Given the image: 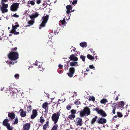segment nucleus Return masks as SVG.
<instances>
[{"mask_svg":"<svg viewBox=\"0 0 130 130\" xmlns=\"http://www.w3.org/2000/svg\"><path fill=\"white\" fill-rule=\"evenodd\" d=\"M27 3L28 4H30L31 5L34 6L35 5V3L32 1H29Z\"/></svg>","mask_w":130,"mask_h":130,"instance_id":"nucleus-32","label":"nucleus"},{"mask_svg":"<svg viewBox=\"0 0 130 130\" xmlns=\"http://www.w3.org/2000/svg\"><path fill=\"white\" fill-rule=\"evenodd\" d=\"M41 67V66H39L37 67L38 68H40Z\"/></svg>","mask_w":130,"mask_h":130,"instance_id":"nucleus-64","label":"nucleus"},{"mask_svg":"<svg viewBox=\"0 0 130 130\" xmlns=\"http://www.w3.org/2000/svg\"><path fill=\"white\" fill-rule=\"evenodd\" d=\"M10 98L11 99H14L15 98V97L14 95V93H13L12 92V93L11 95L10 96Z\"/></svg>","mask_w":130,"mask_h":130,"instance_id":"nucleus-40","label":"nucleus"},{"mask_svg":"<svg viewBox=\"0 0 130 130\" xmlns=\"http://www.w3.org/2000/svg\"><path fill=\"white\" fill-rule=\"evenodd\" d=\"M77 125H79L80 126H81L83 124V123L82 122V119L80 118L77 117L76 118V121H77Z\"/></svg>","mask_w":130,"mask_h":130,"instance_id":"nucleus-16","label":"nucleus"},{"mask_svg":"<svg viewBox=\"0 0 130 130\" xmlns=\"http://www.w3.org/2000/svg\"><path fill=\"white\" fill-rule=\"evenodd\" d=\"M80 103L79 101H77L74 103L76 105H78L79 104H80Z\"/></svg>","mask_w":130,"mask_h":130,"instance_id":"nucleus-46","label":"nucleus"},{"mask_svg":"<svg viewBox=\"0 0 130 130\" xmlns=\"http://www.w3.org/2000/svg\"><path fill=\"white\" fill-rule=\"evenodd\" d=\"M89 50H90V51H91V52H93V53H94V52H95L94 51H93V49H92L91 48L90 49H89Z\"/></svg>","mask_w":130,"mask_h":130,"instance_id":"nucleus-57","label":"nucleus"},{"mask_svg":"<svg viewBox=\"0 0 130 130\" xmlns=\"http://www.w3.org/2000/svg\"><path fill=\"white\" fill-rule=\"evenodd\" d=\"M14 62H13L12 61H11L10 62V64H14Z\"/></svg>","mask_w":130,"mask_h":130,"instance_id":"nucleus-58","label":"nucleus"},{"mask_svg":"<svg viewBox=\"0 0 130 130\" xmlns=\"http://www.w3.org/2000/svg\"><path fill=\"white\" fill-rule=\"evenodd\" d=\"M32 114L31 116V118L33 119L37 115V112L36 109L33 110L32 111Z\"/></svg>","mask_w":130,"mask_h":130,"instance_id":"nucleus-15","label":"nucleus"},{"mask_svg":"<svg viewBox=\"0 0 130 130\" xmlns=\"http://www.w3.org/2000/svg\"><path fill=\"white\" fill-rule=\"evenodd\" d=\"M78 112H79L80 116L81 117H83L85 116H88L90 115V111L88 107H85L83 110L79 111Z\"/></svg>","mask_w":130,"mask_h":130,"instance_id":"nucleus-1","label":"nucleus"},{"mask_svg":"<svg viewBox=\"0 0 130 130\" xmlns=\"http://www.w3.org/2000/svg\"><path fill=\"white\" fill-rule=\"evenodd\" d=\"M19 4L17 3H13L10 7V10L13 12L16 11L18 10Z\"/></svg>","mask_w":130,"mask_h":130,"instance_id":"nucleus-6","label":"nucleus"},{"mask_svg":"<svg viewBox=\"0 0 130 130\" xmlns=\"http://www.w3.org/2000/svg\"><path fill=\"white\" fill-rule=\"evenodd\" d=\"M12 29L10 32L14 35H19L20 33L19 32L16 31V30L18 27H16L15 25H12Z\"/></svg>","mask_w":130,"mask_h":130,"instance_id":"nucleus-10","label":"nucleus"},{"mask_svg":"<svg viewBox=\"0 0 130 130\" xmlns=\"http://www.w3.org/2000/svg\"><path fill=\"white\" fill-rule=\"evenodd\" d=\"M58 67L60 69H62L63 67V66L61 64H59L58 66Z\"/></svg>","mask_w":130,"mask_h":130,"instance_id":"nucleus-55","label":"nucleus"},{"mask_svg":"<svg viewBox=\"0 0 130 130\" xmlns=\"http://www.w3.org/2000/svg\"><path fill=\"white\" fill-rule=\"evenodd\" d=\"M94 110L97 112L99 114H100L103 117H105L107 116L106 113L103 110L99 109V108H96L94 109Z\"/></svg>","mask_w":130,"mask_h":130,"instance_id":"nucleus-7","label":"nucleus"},{"mask_svg":"<svg viewBox=\"0 0 130 130\" xmlns=\"http://www.w3.org/2000/svg\"><path fill=\"white\" fill-rule=\"evenodd\" d=\"M72 7L70 5H68L66 7V8L67 9L66 13L67 14H69L72 12V11H71V10H72Z\"/></svg>","mask_w":130,"mask_h":130,"instance_id":"nucleus-14","label":"nucleus"},{"mask_svg":"<svg viewBox=\"0 0 130 130\" xmlns=\"http://www.w3.org/2000/svg\"><path fill=\"white\" fill-rule=\"evenodd\" d=\"M78 60V58L76 57L75 56L73 59V60H74V61H77Z\"/></svg>","mask_w":130,"mask_h":130,"instance_id":"nucleus-50","label":"nucleus"},{"mask_svg":"<svg viewBox=\"0 0 130 130\" xmlns=\"http://www.w3.org/2000/svg\"><path fill=\"white\" fill-rule=\"evenodd\" d=\"M70 65L72 67H73L74 66H78V65L77 62L73 61L70 63Z\"/></svg>","mask_w":130,"mask_h":130,"instance_id":"nucleus-21","label":"nucleus"},{"mask_svg":"<svg viewBox=\"0 0 130 130\" xmlns=\"http://www.w3.org/2000/svg\"><path fill=\"white\" fill-rule=\"evenodd\" d=\"M76 110H75L73 109H72L71 111V114L75 115V114L76 113Z\"/></svg>","mask_w":130,"mask_h":130,"instance_id":"nucleus-38","label":"nucleus"},{"mask_svg":"<svg viewBox=\"0 0 130 130\" xmlns=\"http://www.w3.org/2000/svg\"><path fill=\"white\" fill-rule=\"evenodd\" d=\"M35 22V21L34 20H30L28 22V23L29 24L27 26H30L32 25H33L34 23Z\"/></svg>","mask_w":130,"mask_h":130,"instance_id":"nucleus-22","label":"nucleus"},{"mask_svg":"<svg viewBox=\"0 0 130 130\" xmlns=\"http://www.w3.org/2000/svg\"><path fill=\"white\" fill-rule=\"evenodd\" d=\"M75 69L73 67H71L69 69V72L67 74L68 76L70 77H72L73 76V75L74 74L75 72Z\"/></svg>","mask_w":130,"mask_h":130,"instance_id":"nucleus-8","label":"nucleus"},{"mask_svg":"<svg viewBox=\"0 0 130 130\" xmlns=\"http://www.w3.org/2000/svg\"><path fill=\"white\" fill-rule=\"evenodd\" d=\"M7 2L8 1L7 0H2V2Z\"/></svg>","mask_w":130,"mask_h":130,"instance_id":"nucleus-60","label":"nucleus"},{"mask_svg":"<svg viewBox=\"0 0 130 130\" xmlns=\"http://www.w3.org/2000/svg\"><path fill=\"white\" fill-rule=\"evenodd\" d=\"M48 125L47 124H44L43 126V128L44 130H46Z\"/></svg>","mask_w":130,"mask_h":130,"instance_id":"nucleus-41","label":"nucleus"},{"mask_svg":"<svg viewBox=\"0 0 130 130\" xmlns=\"http://www.w3.org/2000/svg\"><path fill=\"white\" fill-rule=\"evenodd\" d=\"M19 112L20 113V115L22 117H24L26 116V112L24 111L23 109H21L19 111Z\"/></svg>","mask_w":130,"mask_h":130,"instance_id":"nucleus-17","label":"nucleus"},{"mask_svg":"<svg viewBox=\"0 0 130 130\" xmlns=\"http://www.w3.org/2000/svg\"><path fill=\"white\" fill-rule=\"evenodd\" d=\"M40 122L41 123H43L45 121L44 119L43 118V117L42 116L40 117Z\"/></svg>","mask_w":130,"mask_h":130,"instance_id":"nucleus-35","label":"nucleus"},{"mask_svg":"<svg viewBox=\"0 0 130 130\" xmlns=\"http://www.w3.org/2000/svg\"><path fill=\"white\" fill-rule=\"evenodd\" d=\"M4 89V87H3V88H1L0 89V90L1 91H3Z\"/></svg>","mask_w":130,"mask_h":130,"instance_id":"nucleus-62","label":"nucleus"},{"mask_svg":"<svg viewBox=\"0 0 130 130\" xmlns=\"http://www.w3.org/2000/svg\"><path fill=\"white\" fill-rule=\"evenodd\" d=\"M58 125L57 124L54 125L51 130H57Z\"/></svg>","mask_w":130,"mask_h":130,"instance_id":"nucleus-31","label":"nucleus"},{"mask_svg":"<svg viewBox=\"0 0 130 130\" xmlns=\"http://www.w3.org/2000/svg\"><path fill=\"white\" fill-rule=\"evenodd\" d=\"M89 67L90 69H94L95 67H94V66L93 65H90L89 66Z\"/></svg>","mask_w":130,"mask_h":130,"instance_id":"nucleus-51","label":"nucleus"},{"mask_svg":"<svg viewBox=\"0 0 130 130\" xmlns=\"http://www.w3.org/2000/svg\"><path fill=\"white\" fill-rule=\"evenodd\" d=\"M60 112L58 111L57 113H55L53 114L52 116V119L53 121L54 122V123L56 124L58 120L59 117L60 115Z\"/></svg>","mask_w":130,"mask_h":130,"instance_id":"nucleus-4","label":"nucleus"},{"mask_svg":"<svg viewBox=\"0 0 130 130\" xmlns=\"http://www.w3.org/2000/svg\"><path fill=\"white\" fill-rule=\"evenodd\" d=\"M71 106L70 105H68L66 107V108L67 109L69 110L71 108Z\"/></svg>","mask_w":130,"mask_h":130,"instance_id":"nucleus-48","label":"nucleus"},{"mask_svg":"<svg viewBox=\"0 0 130 130\" xmlns=\"http://www.w3.org/2000/svg\"><path fill=\"white\" fill-rule=\"evenodd\" d=\"M77 1L76 0L74 1L72 3V4L73 5L76 4H77Z\"/></svg>","mask_w":130,"mask_h":130,"instance_id":"nucleus-49","label":"nucleus"},{"mask_svg":"<svg viewBox=\"0 0 130 130\" xmlns=\"http://www.w3.org/2000/svg\"><path fill=\"white\" fill-rule=\"evenodd\" d=\"M49 17V16L47 14L46 15V16L44 15L42 17L41 20L42 21H42L39 27L40 29H41L42 28L45 27L46 24L47 22Z\"/></svg>","mask_w":130,"mask_h":130,"instance_id":"nucleus-3","label":"nucleus"},{"mask_svg":"<svg viewBox=\"0 0 130 130\" xmlns=\"http://www.w3.org/2000/svg\"><path fill=\"white\" fill-rule=\"evenodd\" d=\"M75 56L74 55L72 54L71 55L70 57H69V58L70 60H73V59Z\"/></svg>","mask_w":130,"mask_h":130,"instance_id":"nucleus-37","label":"nucleus"},{"mask_svg":"<svg viewBox=\"0 0 130 130\" xmlns=\"http://www.w3.org/2000/svg\"><path fill=\"white\" fill-rule=\"evenodd\" d=\"M48 103L47 102H45L42 105V108L45 109V112L46 113L47 112L48 109Z\"/></svg>","mask_w":130,"mask_h":130,"instance_id":"nucleus-11","label":"nucleus"},{"mask_svg":"<svg viewBox=\"0 0 130 130\" xmlns=\"http://www.w3.org/2000/svg\"><path fill=\"white\" fill-rule=\"evenodd\" d=\"M18 122V118L17 117H16V118L14 120V121L13 123V124H17Z\"/></svg>","mask_w":130,"mask_h":130,"instance_id":"nucleus-33","label":"nucleus"},{"mask_svg":"<svg viewBox=\"0 0 130 130\" xmlns=\"http://www.w3.org/2000/svg\"><path fill=\"white\" fill-rule=\"evenodd\" d=\"M118 99V96H117L116 98L115 99V100L117 101Z\"/></svg>","mask_w":130,"mask_h":130,"instance_id":"nucleus-61","label":"nucleus"},{"mask_svg":"<svg viewBox=\"0 0 130 130\" xmlns=\"http://www.w3.org/2000/svg\"><path fill=\"white\" fill-rule=\"evenodd\" d=\"M95 98L93 96H92L91 97H90L88 99V100L89 101H90L91 100L92 101H95Z\"/></svg>","mask_w":130,"mask_h":130,"instance_id":"nucleus-34","label":"nucleus"},{"mask_svg":"<svg viewBox=\"0 0 130 130\" xmlns=\"http://www.w3.org/2000/svg\"><path fill=\"white\" fill-rule=\"evenodd\" d=\"M86 70L87 71H88L90 70L88 68L86 69Z\"/></svg>","mask_w":130,"mask_h":130,"instance_id":"nucleus-63","label":"nucleus"},{"mask_svg":"<svg viewBox=\"0 0 130 130\" xmlns=\"http://www.w3.org/2000/svg\"><path fill=\"white\" fill-rule=\"evenodd\" d=\"M13 16L15 18H18L19 17V16L16 14H14L13 15Z\"/></svg>","mask_w":130,"mask_h":130,"instance_id":"nucleus-54","label":"nucleus"},{"mask_svg":"<svg viewBox=\"0 0 130 130\" xmlns=\"http://www.w3.org/2000/svg\"><path fill=\"white\" fill-rule=\"evenodd\" d=\"M107 120L106 119L103 117H99L97 120L96 122L99 124H103L106 123Z\"/></svg>","mask_w":130,"mask_h":130,"instance_id":"nucleus-9","label":"nucleus"},{"mask_svg":"<svg viewBox=\"0 0 130 130\" xmlns=\"http://www.w3.org/2000/svg\"><path fill=\"white\" fill-rule=\"evenodd\" d=\"M116 109V107L115 106L113 107L112 109V113L113 114H114L115 113V110Z\"/></svg>","mask_w":130,"mask_h":130,"instance_id":"nucleus-42","label":"nucleus"},{"mask_svg":"<svg viewBox=\"0 0 130 130\" xmlns=\"http://www.w3.org/2000/svg\"><path fill=\"white\" fill-rule=\"evenodd\" d=\"M87 58L90 60H94V58L93 56L90 54H88L87 55Z\"/></svg>","mask_w":130,"mask_h":130,"instance_id":"nucleus-27","label":"nucleus"},{"mask_svg":"<svg viewBox=\"0 0 130 130\" xmlns=\"http://www.w3.org/2000/svg\"><path fill=\"white\" fill-rule=\"evenodd\" d=\"M118 117L119 118H121L123 116V115L121 112H117Z\"/></svg>","mask_w":130,"mask_h":130,"instance_id":"nucleus-30","label":"nucleus"},{"mask_svg":"<svg viewBox=\"0 0 130 130\" xmlns=\"http://www.w3.org/2000/svg\"><path fill=\"white\" fill-rule=\"evenodd\" d=\"M41 2V0H36V3L38 4H40Z\"/></svg>","mask_w":130,"mask_h":130,"instance_id":"nucleus-47","label":"nucleus"},{"mask_svg":"<svg viewBox=\"0 0 130 130\" xmlns=\"http://www.w3.org/2000/svg\"><path fill=\"white\" fill-rule=\"evenodd\" d=\"M9 121L8 119H5L3 122V125L7 127L8 130H13L12 127L10 126V124L8 123Z\"/></svg>","mask_w":130,"mask_h":130,"instance_id":"nucleus-5","label":"nucleus"},{"mask_svg":"<svg viewBox=\"0 0 130 130\" xmlns=\"http://www.w3.org/2000/svg\"><path fill=\"white\" fill-rule=\"evenodd\" d=\"M19 54L18 52H10L8 54L9 59L12 60H15L19 58Z\"/></svg>","mask_w":130,"mask_h":130,"instance_id":"nucleus-2","label":"nucleus"},{"mask_svg":"<svg viewBox=\"0 0 130 130\" xmlns=\"http://www.w3.org/2000/svg\"><path fill=\"white\" fill-rule=\"evenodd\" d=\"M4 2H2V6L1 7L7 9L8 6V4H5L4 3Z\"/></svg>","mask_w":130,"mask_h":130,"instance_id":"nucleus-26","label":"nucleus"},{"mask_svg":"<svg viewBox=\"0 0 130 130\" xmlns=\"http://www.w3.org/2000/svg\"><path fill=\"white\" fill-rule=\"evenodd\" d=\"M15 115L12 112L9 113L8 116L12 120L14 119L15 117Z\"/></svg>","mask_w":130,"mask_h":130,"instance_id":"nucleus-18","label":"nucleus"},{"mask_svg":"<svg viewBox=\"0 0 130 130\" xmlns=\"http://www.w3.org/2000/svg\"><path fill=\"white\" fill-rule=\"evenodd\" d=\"M31 109V105H30L27 107V110L28 112H30Z\"/></svg>","mask_w":130,"mask_h":130,"instance_id":"nucleus-29","label":"nucleus"},{"mask_svg":"<svg viewBox=\"0 0 130 130\" xmlns=\"http://www.w3.org/2000/svg\"><path fill=\"white\" fill-rule=\"evenodd\" d=\"M68 65L67 66H66V67L64 69L65 70H68Z\"/></svg>","mask_w":130,"mask_h":130,"instance_id":"nucleus-59","label":"nucleus"},{"mask_svg":"<svg viewBox=\"0 0 130 130\" xmlns=\"http://www.w3.org/2000/svg\"><path fill=\"white\" fill-rule=\"evenodd\" d=\"M108 102L107 100L106 99H102L100 101V102L101 103L105 104Z\"/></svg>","mask_w":130,"mask_h":130,"instance_id":"nucleus-28","label":"nucleus"},{"mask_svg":"<svg viewBox=\"0 0 130 130\" xmlns=\"http://www.w3.org/2000/svg\"><path fill=\"white\" fill-rule=\"evenodd\" d=\"M98 118V117L97 116H96L94 118H93L91 121L90 123L91 124V125H93L94 124Z\"/></svg>","mask_w":130,"mask_h":130,"instance_id":"nucleus-19","label":"nucleus"},{"mask_svg":"<svg viewBox=\"0 0 130 130\" xmlns=\"http://www.w3.org/2000/svg\"><path fill=\"white\" fill-rule=\"evenodd\" d=\"M80 46L83 47H86L87 46V43L84 42H81L80 43Z\"/></svg>","mask_w":130,"mask_h":130,"instance_id":"nucleus-23","label":"nucleus"},{"mask_svg":"<svg viewBox=\"0 0 130 130\" xmlns=\"http://www.w3.org/2000/svg\"><path fill=\"white\" fill-rule=\"evenodd\" d=\"M12 92L9 90H7L6 92L5 95L7 96H9L10 97L11 95Z\"/></svg>","mask_w":130,"mask_h":130,"instance_id":"nucleus-25","label":"nucleus"},{"mask_svg":"<svg viewBox=\"0 0 130 130\" xmlns=\"http://www.w3.org/2000/svg\"><path fill=\"white\" fill-rule=\"evenodd\" d=\"M30 127V124L29 123H25L23 125V130H29Z\"/></svg>","mask_w":130,"mask_h":130,"instance_id":"nucleus-12","label":"nucleus"},{"mask_svg":"<svg viewBox=\"0 0 130 130\" xmlns=\"http://www.w3.org/2000/svg\"><path fill=\"white\" fill-rule=\"evenodd\" d=\"M14 77L15 78L18 79L19 77V75L18 74H16L14 75Z\"/></svg>","mask_w":130,"mask_h":130,"instance_id":"nucleus-45","label":"nucleus"},{"mask_svg":"<svg viewBox=\"0 0 130 130\" xmlns=\"http://www.w3.org/2000/svg\"><path fill=\"white\" fill-rule=\"evenodd\" d=\"M61 23L62 25H64L66 23V21L64 19H63L61 21Z\"/></svg>","mask_w":130,"mask_h":130,"instance_id":"nucleus-44","label":"nucleus"},{"mask_svg":"<svg viewBox=\"0 0 130 130\" xmlns=\"http://www.w3.org/2000/svg\"><path fill=\"white\" fill-rule=\"evenodd\" d=\"M0 9L1 10L3 13L7 12H8V10L7 8H3L2 7H0Z\"/></svg>","mask_w":130,"mask_h":130,"instance_id":"nucleus-20","label":"nucleus"},{"mask_svg":"<svg viewBox=\"0 0 130 130\" xmlns=\"http://www.w3.org/2000/svg\"><path fill=\"white\" fill-rule=\"evenodd\" d=\"M16 26L17 27H19V25L18 23V22H17L15 23Z\"/></svg>","mask_w":130,"mask_h":130,"instance_id":"nucleus-52","label":"nucleus"},{"mask_svg":"<svg viewBox=\"0 0 130 130\" xmlns=\"http://www.w3.org/2000/svg\"><path fill=\"white\" fill-rule=\"evenodd\" d=\"M54 35H56L58 34V31L57 30H56L55 31L54 30Z\"/></svg>","mask_w":130,"mask_h":130,"instance_id":"nucleus-53","label":"nucleus"},{"mask_svg":"<svg viewBox=\"0 0 130 130\" xmlns=\"http://www.w3.org/2000/svg\"><path fill=\"white\" fill-rule=\"evenodd\" d=\"M75 117V116L74 115H69L68 117V118L69 119H70L73 120Z\"/></svg>","mask_w":130,"mask_h":130,"instance_id":"nucleus-24","label":"nucleus"},{"mask_svg":"<svg viewBox=\"0 0 130 130\" xmlns=\"http://www.w3.org/2000/svg\"><path fill=\"white\" fill-rule=\"evenodd\" d=\"M39 14L36 12L35 13H33L29 15V17L31 19L34 20L37 17Z\"/></svg>","mask_w":130,"mask_h":130,"instance_id":"nucleus-13","label":"nucleus"},{"mask_svg":"<svg viewBox=\"0 0 130 130\" xmlns=\"http://www.w3.org/2000/svg\"><path fill=\"white\" fill-rule=\"evenodd\" d=\"M86 56L83 55H81L80 56V58L82 59V61L84 62L85 60V58Z\"/></svg>","mask_w":130,"mask_h":130,"instance_id":"nucleus-36","label":"nucleus"},{"mask_svg":"<svg viewBox=\"0 0 130 130\" xmlns=\"http://www.w3.org/2000/svg\"><path fill=\"white\" fill-rule=\"evenodd\" d=\"M17 47H15L14 48H12L11 49V52H16L15 51H17Z\"/></svg>","mask_w":130,"mask_h":130,"instance_id":"nucleus-39","label":"nucleus"},{"mask_svg":"<svg viewBox=\"0 0 130 130\" xmlns=\"http://www.w3.org/2000/svg\"><path fill=\"white\" fill-rule=\"evenodd\" d=\"M119 104L122 106H123L124 105V102L122 101L119 102Z\"/></svg>","mask_w":130,"mask_h":130,"instance_id":"nucleus-43","label":"nucleus"},{"mask_svg":"<svg viewBox=\"0 0 130 130\" xmlns=\"http://www.w3.org/2000/svg\"><path fill=\"white\" fill-rule=\"evenodd\" d=\"M58 71L59 73H61L62 72V70H58Z\"/></svg>","mask_w":130,"mask_h":130,"instance_id":"nucleus-56","label":"nucleus"}]
</instances>
